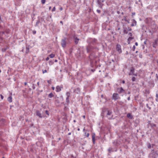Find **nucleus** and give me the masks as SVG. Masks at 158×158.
Segmentation results:
<instances>
[{
    "instance_id": "1",
    "label": "nucleus",
    "mask_w": 158,
    "mask_h": 158,
    "mask_svg": "<svg viewBox=\"0 0 158 158\" xmlns=\"http://www.w3.org/2000/svg\"><path fill=\"white\" fill-rule=\"evenodd\" d=\"M112 99L114 100L115 101L117 99H120V97H119L118 94L117 93H114L112 95Z\"/></svg>"
},
{
    "instance_id": "2",
    "label": "nucleus",
    "mask_w": 158,
    "mask_h": 158,
    "mask_svg": "<svg viewBox=\"0 0 158 158\" xmlns=\"http://www.w3.org/2000/svg\"><path fill=\"white\" fill-rule=\"evenodd\" d=\"M116 50L119 53H120L122 52V50L121 49V46L119 44H117L116 46Z\"/></svg>"
},
{
    "instance_id": "3",
    "label": "nucleus",
    "mask_w": 158,
    "mask_h": 158,
    "mask_svg": "<svg viewBox=\"0 0 158 158\" xmlns=\"http://www.w3.org/2000/svg\"><path fill=\"white\" fill-rule=\"evenodd\" d=\"M117 92L119 94L124 93L125 92V90L123 89L122 87L118 88H117Z\"/></svg>"
},
{
    "instance_id": "4",
    "label": "nucleus",
    "mask_w": 158,
    "mask_h": 158,
    "mask_svg": "<svg viewBox=\"0 0 158 158\" xmlns=\"http://www.w3.org/2000/svg\"><path fill=\"white\" fill-rule=\"evenodd\" d=\"M61 45L62 47L63 48H65L66 46V38H64V39H62L61 40Z\"/></svg>"
},
{
    "instance_id": "5",
    "label": "nucleus",
    "mask_w": 158,
    "mask_h": 158,
    "mask_svg": "<svg viewBox=\"0 0 158 158\" xmlns=\"http://www.w3.org/2000/svg\"><path fill=\"white\" fill-rule=\"evenodd\" d=\"M135 71V69L133 67H131L130 69V73L129 74V75H134L135 76H137L136 74H135L134 73Z\"/></svg>"
},
{
    "instance_id": "6",
    "label": "nucleus",
    "mask_w": 158,
    "mask_h": 158,
    "mask_svg": "<svg viewBox=\"0 0 158 158\" xmlns=\"http://www.w3.org/2000/svg\"><path fill=\"white\" fill-rule=\"evenodd\" d=\"M63 88L62 85L61 86L57 85L56 87V91L59 92L61 91V89Z\"/></svg>"
},
{
    "instance_id": "7",
    "label": "nucleus",
    "mask_w": 158,
    "mask_h": 158,
    "mask_svg": "<svg viewBox=\"0 0 158 158\" xmlns=\"http://www.w3.org/2000/svg\"><path fill=\"white\" fill-rule=\"evenodd\" d=\"M132 21V23L131 25V26L133 27L136 26V21L134 19H133Z\"/></svg>"
},
{
    "instance_id": "8",
    "label": "nucleus",
    "mask_w": 158,
    "mask_h": 158,
    "mask_svg": "<svg viewBox=\"0 0 158 158\" xmlns=\"http://www.w3.org/2000/svg\"><path fill=\"white\" fill-rule=\"evenodd\" d=\"M36 115L38 116L40 118H42L43 117L41 115V113L39 112V111H36Z\"/></svg>"
},
{
    "instance_id": "9",
    "label": "nucleus",
    "mask_w": 158,
    "mask_h": 158,
    "mask_svg": "<svg viewBox=\"0 0 158 158\" xmlns=\"http://www.w3.org/2000/svg\"><path fill=\"white\" fill-rule=\"evenodd\" d=\"M123 32L124 34H127L128 33L127 28V27H123Z\"/></svg>"
},
{
    "instance_id": "10",
    "label": "nucleus",
    "mask_w": 158,
    "mask_h": 158,
    "mask_svg": "<svg viewBox=\"0 0 158 158\" xmlns=\"http://www.w3.org/2000/svg\"><path fill=\"white\" fill-rule=\"evenodd\" d=\"M112 115V112L110 111H108L107 113V116L108 117V118L109 119H110L112 117V116H111V117H108V116H111Z\"/></svg>"
},
{
    "instance_id": "11",
    "label": "nucleus",
    "mask_w": 158,
    "mask_h": 158,
    "mask_svg": "<svg viewBox=\"0 0 158 158\" xmlns=\"http://www.w3.org/2000/svg\"><path fill=\"white\" fill-rule=\"evenodd\" d=\"M127 117L130 119H132L133 118V116L130 113H128L127 114Z\"/></svg>"
},
{
    "instance_id": "12",
    "label": "nucleus",
    "mask_w": 158,
    "mask_h": 158,
    "mask_svg": "<svg viewBox=\"0 0 158 158\" xmlns=\"http://www.w3.org/2000/svg\"><path fill=\"white\" fill-rule=\"evenodd\" d=\"M134 39V37L132 36L129 37L127 39V40L128 41V44H130V42L133 39Z\"/></svg>"
},
{
    "instance_id": "13",
    "label": "nucleus",
    "mask_w": 158,
    "mask_h": 158,
    "mask_svg": "<svg viewBox=\"0 0 158 158\" xmlns=\"http://www.w3.org/2000/svg\"><path fill=\"white\" fill-rule=\"evenodd\" d=\"M8 101L10 102H12V97L11 96L7 98Z\"/></svg>"
},
{
    "instance_id": "14",
    "label": "nucleus",
    "mask_w": 158,
    "mask_h": 158,
    "mask_svg": "<svg viewBox=\"0 0 158 158\" xmlns=\"http://www.w3.org/2000/svg\"><path fill=\"white\" fill-rule=\"evenodd\" d=\"M53 96L54 95L52 93H50L48 95V97L50 98H52L53 97Z\"/></svg>"
},
{
    "instance_id": "15",
    "label": "nucleus",
    "mask_w": 158,
    "mask_h": 158,
    "mask_svg": "<svg viewBox=\"0 0 158 158\" xmlns=\"http://www.w3.org/2000/svg\"><path fill=\"white\" fill-rule=\"evenodd\" d=\"M75 43L76 44H77L78 43V41L79 40V39L77 38V37H76L75 38Z\"/></svg>"
},
{
    "instance_id": "16",
    "label": "nucleus",
    "mask_w": 158,
    "mask_h": 158,
    "mask_svg": "<svg viewBox=\"0 0 158 158\" xmlns=\"http://www.w3.org/2000/svg\"><path fill=\"white\" fill-rule=\"evenodd\" d=\"M66 95L67 96V97L69 98L70 96V93L69 92H68L66 93Z\"/></svg>"
},
{
    "instance_id": "17",
    "label": "nucleus",
    "mask_w": 158,
    "mask_h": 158,
    "mask_svg": "<svg viewBox=\"0 0 158 158\" xmlns=\"http://www.w3.org/2000/svg\"><path fill=\"white\" fill-rule=\"evenodd\" d=\"M49 56L50 58H53L54 57L55 55L53 54H51Z\"/></svg>"
},
{
    "instance_id": "18",
    "label": "nucleus",
    "mask_w": 158,
    "mask_h": 158,
    "mask_svg": "<svg viewBox=\"0 0 158 158\" xmlns=\"http://www.w3.org/2000/svg\"><path fill=\"white\" fill-rule=\"evenodd\" d=\"M69 98L67 97L66 98V102L68 103L69 102Z\"/></svg>"
},
{
    "instance_id": "19",
    "label": "nucleus",
    "mask_w": 158,
    "mask_h": 158,
    "mask_svg": "<svg viewBox=\"0 0 158 158\" xmlns=\"http://www.w3.org/2000/svg\"><path fill=\"white\" fill-rule=\"evenodd\" d=\"M85 135L86 137H88L89 135V134L88 133H85Z\"/></svg>"
},
{
    "instance_id": "20",
    "label": "nucleus",
    "mask_w": 158,
    "mask_h": 158,
    "mask_svg": "<svg viewBox=\"0 0 158 158\" xmlns=\"http://www.w3.org/2000/svg\"><path fill=\"white\" fill-rule=\"evenodd\" d=\"M46 2V0H41V2L43 4H44Z\"/></svg>"
},
{
    "instance_id": "21",
    "label": "nucleus",
    "mask_w": 158,
    "mask_h": 158,
    "mask_svg": "<svg viewBox=\"0 0 158 158\" xmlns=\"http://www.w3.org/2000/svg\"><path fill=\"white\" fill-rule=\"evenodd\" d=\"M128 35L129 37L132 36V34L131 32H129L128 34Z\"/></svg>"
},
{
    "instance_id": "22",
    "label": "nucleus",
    "mask_w": 158,
    "mask_h": 158,
    "mask_svg": "<svg viewBox=\"0 0 158 158\" xmlns=\"http://www.w3.org/2000/svg\"><path fill=\"white\" fill-rule=\"evenodd\" d=\"M136 79L135 77H133L132 79V81H135Z\"/></svg>"
},
{
    "instance_id": "23",
    "label": "nucleus",
    "mask_w": 158,
    "mask_h": 158,
    "mask_svg": "<svg viewBox=\"0 0 158 158\" xmlns=\"http://www.w3.org/2000/svg\"><path fill=\"white\" fill-rule=\"evenodd\" d=\"M45 113L48 115V116H49V112H48V110H46Z\"/></svg>"
},
{
    "instance_id": "24",
    "label": "nucleus",
    "mask_w": 158,
    "mask_h": 158,
    "mask_svg": "<svg viewBox=\"0 0 158 158\" xmlns=\"http://www.w3.org/2000/svg\"><path fill=\"white\" fill-rule=\"evenodd\" d=\"M42 72H43V73H47V71L46 70H42Z\"/></svg>"
},
{
    "instance_id": "25",
    "label": "nucleus",
    "mask_w": 158,
    "mask_h": 158,
    "mask_svg": "<svg viewBox=\"0 0 158 158\" xmlns=\"http://www.w3.org/2000/svg\"><path fill=\"white\" fill-rule=\"evenodd\" d=\"M127 28L128 31H131V28L128 27Z\"/></svg>"
},
{
    "instance_id": "26",
    "label": "nucleus",
    "mask_w": 158,
    "mask_h": 158,
    "mask_svg": "<svg viewBox=\"0 0 158 158\" xmlns=\"http://www.w3.org/2000/svg\"><path fill=\"white\" fill-rule=\"evenodd\" d=\"M29 48H27V47L26 48V53H28V51H29Z\"/></svg>"
},
{
    "instance_id": "27",
    "label": "nucleus",
    "mask_w": 158,
    "mask_h": 158,
    "mask_svg": "<svg viewBox=\"0 0 158 158\" xmlns=\"http://www.w3.org/2000/svg\"><path fill=\"white\" fill-rule=\"evenodd\" d=\"M135 45H134L133 47V48H132V49H133V51H134L135 49Z\"/></svg>"
},
{
    "instance_id": "28",
    "label": "nucleus",
    "mask_w": 158,
    "mask_h": 158,
    "mask_svg": "<svg viewBox=\"0 0 158 158\" xmlns=\"http://www.w3.org/2000/svg\"><path fill=\"white\" fill-rule=\"evenodd\" d=\"M55 10H56V8H55V7H54L53 8V9H52V11H55Z\"/></svg>"
},
{
    "instance_id": "29",
    "label": "nucleus",
    "mask_w": 158,
    "mask_h": 158,
    "mask_svg": "<svg viewBox=\"0 0 158 158\" xmlns=\"http://www.w3.org/2000/svg\"><path fill=\"white\" fill-rule=\"evenodd\" d=\"M6 49H7V48H5V49L2 48V50L3 52H5Z\"/></svg>"
},
{
    "instance_id": "30",
    "label": "nucleus",
    "mask_w": 158,
    "mask_h": 158,
    "mask_svg": "<svg viewBox=\"0 0 158 158\" xmlns=\"http://www.w3.org/2000/svg\"><path fill=\"white\" fill-rule=\"evenodd\" d=\"M0 96H1V98L2 100L3 99V98H4V97L3 96V95L2 94H1L0 95Z\"/></svg>"
},
{
    "instance_id": "31",
    "label": "nucleus",
    "mask_w": 158,
    "mask_h": 158,
    "mask_svg": "<svg viewBox=\"0 0 158 158\" xmlns=\"http://www.w3.org/2000/svg\"><path fill=\"white\" fill-rule=\"evenodd\" d=\"M108 150L109 152H110L111 151H112V149L111 148H109L108 149Z\"/></svg>"
},
{
    "instance_id": "32",
    "label": "nucleus",
    "mask_w": 158,
    "mask_h": 158,
    "mask_svg": "<svg viewBox=\"0 0 158 158\" xmlns=\"http://www.w3.org/2000/svg\"><path fill=\"white\" fill-rule=\"evenodd\" d=\"M97 12H98V13H100L101 12V11L99 10H97Z\"/></svg>"
},
{
    "instance_id": "33",
    "label": "nucleus",
    "mask_w": 158,
    "mask_h": 158,
    "mask_svg": "<svg viewBox=\"0 0 158 158\" xmlns=\"http://www.w3.org/2000/svg\"><path fill=\"white\" fill-rule=\"evenodd\" d=\"M124 20H125V21H126L128 23H129V21H128L127 20V19H126L125 18V19H124Z\"/></svg>"
},
{
    "instance_id": "34",
    "label": "nucleus",
    "mask_w": 158,
    "mask_h": 158,
    "mask_svg": "<svg viewBox=\"0 0 158 158\" xmlns=\"http://www.w3.org/2000/svg\"><path fill=\"white\" fill-rule=\"evenodd\" d=\"M148 148H151V144H150L148 145Z\"/></svg>"
},
{
    "instance_id": "35",
    "label": "nucleus",
    "mask_w": 158,
    "mask_h": 158,
    "mask_svg": "<svg viewBox=\"0 0 158 158\" xmlns=\"http://www.w3.org/2000/svg\"><path fill=\"white\" fill-rule=\"evenodd\" d=\"M36 33V31H33V34H35Z\"/></svg>"
},
{
    "instance_id": "36",
    "label": "nucleus",
    "mask_w": 158,
    "mask_h": 158,
    "mask_svg": "<svg viewBox=\"0 0 158 158\" xmlns=\"http://www.w3.org/2000/svg\"><path fill=\"white\" fill-rule=\"evenodd\" d=\"M93 139V141L94 143L95 141V139Z\"/></svg>"
},
{
    "instance_id": "37",
    "label": "nucleus",
    "mask_w": 158,
    "mask_h": 158,
    "mask_svg": "<svg viewBox=\"0 0 158 158\" xmlns=\"http://www.w3.org/2000/svg\"><path fill=\"white\" fill-rule=\"evenodd\" d=\"M49 60V57H47L46 58V60L47 61H48V60Z\"/></svg>"
},
{
    "instance_id": "38",
    "label": "nucleus",
    "mask_w": 158,
    "mask_h": 158,
    "mask_svg": "<svg viewBox=\"0 0 158 158\" xmlns=\"http://www.w3.org/2000/svg\"><path fill=\"white\" fill-rule=\"evenodd\" d=\"M52 89L53 90H54L55 89V88L54 86H52Z\"/></svg>"
},
{
    "instance_id": "39",
    "label": "nucleus",
    "mask_w": 158,
    "mask_h": 158,
    "mask_svg": "<svg viewBox=\"0 0 158 158\" xmlns=\"http://www.w3.org/2000/svg\"><path fill=\"white\" fill-rule=\"evenodd\" d=\"M37 85L39 87V85H40V84H39V82H38L37 83Z\"/></svg>"
},
{
    "instance_id": "40",
    "label": "nucleus",
    "mask_w": 158,
    "mask_h": 158,
    "mask_svg": "<svg viewBox=\"0 0 158 158\" xmlns=\"http://www.w3.org/2000/svg\"><path fill=\"white\" fill-rule=\"evenodd\" d=\"M51 82V81L50 80H48V83H50Z\"/></svg>"
},
{
    "instance_id": "41",
    "label": "nucleus",
    "mask_w": 158,
    "mask_h": 158,
    "mask_svg": "<svg viewBox=\"0 0 158 158\" xmlns=\"http://www.w3.org/2000/svg\"><path fill=\"white\" fill-rule=\"evenodd\" d=\"M147 107H148V108H149V109H151V108H150V107H148V104H147Z\"/></svg>"
},
{
    "instance_id": "42",
    "label": "nucleus",
    "mask_w": 158,
    "mask_h": 158,
    "mask_svg": "<svg viewBox=\"0 0 158 158\" xmlns=\"http://www.w3.org/2000/svg\"><path fill=\"white\" fill-rule=\"evenodd\" d=\"M135 45H136V46H138V44L137 42H136L135 43Z\"/></svg>"
},
{
    "instance_id": "43",
    "label": "nucleus",
    "mask_w": 158,
    "mask_h": 158,
    "mask_svg": "<svg viewBox=\"0 0 158 158\" xmlns=\"http://www.w3.org/2000/svg\"><path fill=\"white\" fill-rule=\"evenodd\" d=\"M130 97H129L128 98L127 100H130Z\"/></svg>"
},
{
    "instance_id": "44",
    "label": "nucleus",
    "mask_w": 158,
    "mask_h": 158,
    "mask_svg": "<svg viewBox=\"0 0 158 158\" xmlns=\"http://www.w3.org/2000/svg\"><path fill=\"white\" fill-rule=\"evenodd\" d=\"M122 83H123V84L125 83V81L124 80H123V81H122Z\"/></svg>"
},
{
    "instance_id": "45",
    "label": "nucleus",
    "mask_w": 158,
    "mask_h": 158,
    "mask_svg": "<svg viewBox=\"0 0 158 158\" xmlns=\"http://www.w3.org/2000/svg\"><path fill=\"white\" fill-rule=\"evenodd\" d=\"M87 52H89V49L88 47H87Z\"/></svg>"
},
{
    "instance_id": "46",
    "label": "nucleus",
    "mask_w": 158,
    "mask_h": 158,
    "mask_svg": "<svg viewBox=\"0 0 158 158\" xmlns=\"http://www.w3.org/2000/svg\"><path fill=\"white\" fill-rule=\"evenodd\" d=\"M24 85H27V83L26 82H25L24 83Z\"/></svg>"
},
{
    "instance_id": "47",
    "label": "nucleus",
    "mask_w": 158,
    "mask_h": 158,
    "mask_svg": "<svg viewBox=\"0 0 158 158\" xmlns=\"http://www.w3.org/2000/svg\"><path fill=\"white\" fill-rule=\"evenodd\" d=\"M51 9V6H49V10H50Z\"/></svg>"
},
{
    "instance_id": "48",
    "label": "nucleus",
    "mask_w": 158,
    "mask_h": 158,
    "mask_svg": "<svg viewBox=\"0 0 158 158\" xmlns=\"http://www.w3.org/2000/svg\"><path fill=\"white\" fill-rule=\"evenodd\" d=\"M60 23H61V24H63V22H62V21H60Z\"/></svg>"
},
{
    "instance_id": "49",
    "label": "nucleus",
    "mask_w": 158,
    "mask_h": 158,
    "mask_svg": "<svg viewBox=\"0 0 158 158\" xmlns=\"http://www.w3.org/2000/svg\"><path fill=\"white\" fill-rule=\"evenodd\" d=\"M57 60H55V62H57Z\"/></svg>"
},
{
    "instance_id": "50",
    "label": "nucleus",
    "mask_w": 158,
    "mask_h": 158,
    "mask_svg": "<svg viewBox=\"0 0 158 158\" xmlns=\"http://www.w3.org/2000/svg\"><path fill=\"white\" fill-rule=\"evenodd\" d=\"M95 138V137L94 136H93L92 138Z\"/></svg>"
},
{
    "instance_id": "51",
    "label": "nucleus",
    "mask_w": 158,
    "mask_h": 158,
    "mask_svg": "<svg viewBox=\"0 0 158 158\" xmlns=\"http://www.w3.org/2000/svg\"><path fill=\"white\" fill-rule=\"evenodd\" d=\"M153 47H154V48H155L156 47L154 45H153Z\"/></svg>"
},
{
    "instance_id": "52",
    "label": "nucleus",
    "mask_w": 158,
    "mask_h": 158,
    "mask_svg": "<svg viewBox=\"0 0 158 158\" xmlns=\"http://www.w3.org/2000/svg\"><path fill=\"white\" fill-rule=\"evenodd\" d=\"M39 22H37V23H39Z\"/></svg>"
},
{
    "instance_id": "53",
    "label": "nucleus",
    "mask_w": 158,
    "mask_h": 158,
    "mask_svg": "<svg viewBox=\"0 0 158 158\" xmlns=\"http://www.w3.org/2000/svg\"><path fill=\"white\" fill-rule=\"evenodd\" d=\"M33 89H35V87H33Z\"/></svg>"
},
{
    "instance_id": "54",
    "label": "nucleus",
    "mask_w": 158,
    "mask_h": 158,
    "mask_svg": "<svg viewBox=\"0 0 158 158\" xmlns=\"http://www.w3.org/2000/svg\"><path fill=\"white\" fill-rule=\"evenodd\" d=\"M78 131H79V130H80V129H79V128H78Z\"/></svg>"
},
{
    "instance_id": "55",
    "label": "nucleus",
    "mask_w": 158,
    "mask_h": 158,
    "mask_svg": "<svg viewBox=\"0 0 158 158\" xmlns=\"http://www.w3.org/2000/svg\"><path fill=\"white\" fill-rule=\"evenodd\" d=\"M120 28H119L118 29V30H120Z\"/></svg>"
},
{
    "instance_id": "56",
    "label": "nucleus",
    "mask_w": 158,
    "mask_h": 158,
    "mask_svg": "<svg viewBox=\"0 0 158 158\" xmlns=\"http://www.w3.org/2000/svg\"><path fill=\"white\" fill-rule=\"evenodd\" d=\"M74 122H76V121L75 120H74Z\"/></svg>"
},
{
    "instance_id": "57",
    "label": "nucleus",
    "mask_w": 158,
    "mask_h": 158,
    "mask_svg": "<svg viewBox=\"0 0 158 158\" xmlns=\"http://www.w3.org/2000/svg\"><path fill=\"white\" fill-rule=\"evenodd\" d=\"M157 63H158V60H157Z\"/></svg>"
},
{
    "instance_id": "58",
    "label": "nucleus",
    "mask_w": 158,
    "mask_h": 158,
    "mask_svg": "<svg viewBox=\"0 0 158 158\" xmlns=\"http://www.w3.org/2000/svg\"><path fill=\"white\" fill-rule=\"evenodd\" d=\"M1 70L0 69V73H1Z\"/></svg>"
},
{
    "instance_id": "59",
    "label": "nucleus",
    "mask_w": 158,
    "mask_h": 158,
    "mask_svg": "<svg viewBox=\"0 0 158 158\" xmlns=\"http://www.w3.org/2000/svg\"><path fill=\"white\" fill-rule=\"evenodd\" d=\"M83 117H84V118H85V116H83Z\"/></svg>"
},
{
    "instance_id": "60",
    "label": "nucleus",
    "mask_w": 158,
    "mask_h": 158,
    "mask_svg": "<svg viewBox=\"0 0 158 158\" xmlns=\"http://www.w3.org/2000/svg\"><path fill=\"white\" fill-rule=\"evenodd\" d=\"M102 97H103V95H102Z\"/></svg>"
},
{
    "instance_id": "61",
    "label": "nucleus",
    "mask_w": 158,
    "mask_h": 158,
    "mask_svg": "<svg viewBox=\"0 0 158 158\" xmlns=\"http://www.w3.org/2000/svg\"><path fill=\"white\" fill-rule=\"evenodd\" d=\"M154 126H156V125H154Z\"/></svg>"
},
{
    "instance_id": "62",
    "label": "nucleus",
    "mask_w": 158,
    "mask_h": 158,
    "mask_svg": "<svg viewBox=\"0 0 158 158\" xmlns=\"http://www.w3.org/2000/svg\"><path fill=\"white\" fill-rule=\"evenodd\" d=\"M2 158H5L4 157H2Z\"/></svg>"
}]
</instances>
